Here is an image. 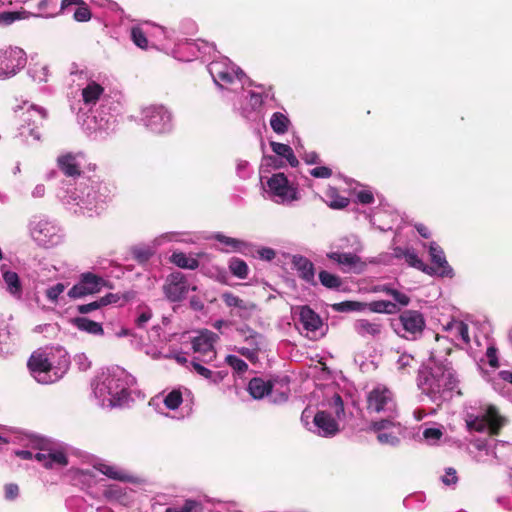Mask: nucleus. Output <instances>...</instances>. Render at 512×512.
<instances>
[{
  "label": "nucleus",
  "mask_w": 512,
  "mask_h": 512,
  "mask_svg": "<svg viewBox=\"0 0 512 512\" xmlns=\"http://www.w3.org/2000/svg\"><path fill=\"white\" fill-rule=\"evenodd\" d=\"M415 229L423 238H426V239L430 238L431 232L426 225H424L422 223H417V224H415Z\"/></svg>",
  "instance_id": "obj_64"
},
{
  "label": "nucleus",
  "mask_w": 512,
  "mask_h": 512,
  "mask_svg": "<svg viewBox=\"0 0 512 512\" xmlns=\"http://www.w3.org/2000/svg\"><path fill=\"white\" fill-rule=\"evenodd\" d=\"M190 289L187 277L179 271L170 273L162 286V291L170 302H181Z\"/></svg>",
  "instance_id": "obj_4"
},
{
  "label": "nucleus",
  "mask_w": 512,
  "mask_h": 512,
  "mask_svg": "<svg viewBox=\"0 0 512 512\" xmlns=\"http://www.w3.org/2000/svg\"><path fill=\"white\" fill-rule=\"evenodd\" d=\"M270 146L275 154L286 158L292 167H297L299 165V161L289 145L278 142H271Z\"/></svg>",
  "instance_id": "obj_24"
},
{
  "label": "nucleus",
  "mask_w": 512,
  "mask_h": 512,
  "mask_svg": "<svg viewBox=\"0 0 512 512\" xmlns=\"http://www.w3.org/2000/svg\"><path fill=\"white\" fill-rule=\"evenodd\" d=\"M61 10L72 13L77 22H86L91 19V11L83 0H62Z\"/></svg>",
  "instance_id": "obj_14"
},
{
  "label": "nucleus",
  "mask_w": 512,
  "mask_h": 512,
  "mask_svg": "<svg viewBox=\"0 0 512 512\" xmlns=\"http://www.w3.org/2000/svg\"><path fill=\"white\" fill-rule=\"evenodd\" d=\"M326 197L328 198L327 205L332 209H344L350 203L349 198L339 195L335 188H329L326 191Z\"/></svg>",
  "instance_id": "obj_26"
},
{
  "label": "nucleus",
  "mask_w": 512,
  "mask_h": 512,
  "mask_svg": "<svg viewBox=\"0 0 512 512\" xmlns=\"http://www.w3.org/2000/svg\"><path fill=\"white\" fill-rule=\"evenodd\" d=\"M0 269L8 292L17 298H20L22 295V284L18 274L14 271L8 270L6 265H2Z\"/></svg>",
  "instance_id": "obj_19"
},
{
  "label": "nucleus",
  "mask_w": 512,
  "mask_h": 512,
  "mask_svg": "<svg viewBox=\"0 0 512 512\" xmlns=\"http://www.w3.org/2000/svg\"><path fill=\"white\" fill-rule=\"evenodd\" d=\"M336 312L363 311L366 309V303L359 301H343L331 305Z\"/></svg>",
  "instance_id": "obj_36"
},
{
  "label": "nucleus",
  "mask_w": 512,
  "mask_h": 512,
  "mask_svg": "<svg viewBox=\"0 0 512 512\" xmlns=\"http://www.w3.org/2000/svg\"><path fill=\"white\" fill-rule=\"evenodd\" d=\"M443 436L442 431L439 428H426L423 431V437L428 441L436 442Z\"/></svg>",
  "instance_id": "obj_53"
},
{
  "label": "nucleus",
  "mask_w": 512,
  "mask_h": 512,
  "mask_svg": "<svg viewBox=\"0 0 512 512\" xmlns=\"http://www.w3.org/2000/svg\"><path fill=\"white\" fill-rule=\"evenodd\" d=\"M218 340V335L208 329L200 331L199 335L192 339V348L194 352L207 356L209 360L216 357L214 343Z\"/></svg>",
  "instance_id": "obj_11"
},
{
  "label": "nucleus",
  "mask_w": 512,
  "mask_h": 512,
  "mask_svg": "<svg viewBox=\"0 0 512 512\" xmlns=\"http://www.w3.org/2000/svg\"><path fill=\"white\" fill-rule=\"evenodd\" d=\"M456 335L460 337L465 344L470 343L469 327L463 321H459L455 324Z\"/></svg>",
  "instance_id": "obj_45"
},
{
  "label": "nucleus",
  "mask_w": 512,
  "mask_h": 512,
  "mask_svg": "<svg viewBox=\"0 0 512 512\" xmlns=\"http://www.w3.org/2000/svg\"><path fill=\"white\" fill-rule=\"evenodd\" d=\"M221 298L228 307H236L243 310L255 308L254 304L248 305L244 300L231 292L223 293Z\"/></svg>",
  "instance_id": "obj_35"
},
{
  "label": "nucleus",
  "mask_w": 512,
  "mask_h": 512,
  "mask_svg": "<svg viewBox=\"0 0 512 512\" xmlns=\"http://www.w3.org/2000/svg\"><path fill=\"white\" fill-rule=\"evenodd\" d=\"M183 402L182 393L180 390H172L167 396L164 398V405L170 409L175 410L180 407Z\"/></svg>",
  "instance_id": "obj_38"
},
{
  "label": "nucleus",
  "mask_w": 512,
  "mask_h": 512,
  "mask_svg": "<svg viewBox=\"0 0 512 512\" xmlns=\"http://www.w3.org/2000/svg\"><path fill=\"white\" fill-rule=\"evenodd\" d=\"M96 469L110 479L126 482L130 480V476L123 471L118 470L115 466L100 463Z\"/></svg>",
  "instance_id": "obj_29"
},
{
  "label": "nucleus",
  "mask_w": 512,
  "mask_h": 512,
  "mask_svg": "<svg viewBox=\"0 0 512 512\" xmlns=\"http://www.w3.org/2000/svg\"><path fill=\"white\" fill-rule=\"evenodd\" d=\"M136 310L138 316L135 319V324L138 328H145L146 324L150 321V319L153 316L152 309L145 304H141L137 306Z\"/></svg>",
  "instance_id": "obj_37"
},
{
  "label": "nucleus",
  "mask_w": 512,
  "mask_h": 512,
  "mask_svg": "<svg viewBox=\"0 0 512 512\" xmlns=\"http://www.w3.org/2000/svg\"><path fill=\"white\" fill-rule=\"evenodd\" d=\"M357 199L361 204H371L374 201V196L370 191L362 190L358 192Z\"/></svg>",
  "instance_id": "obj_62"
},
{
  "label": "nucleus",
  "mask_w": 512,
  "mask_h": 512,
  "mask_svg": "<svg viewBox=\"0 0 512 512\" xmlns=\"http://www.w3.org/2000/svg\"><path fill=\"white\" fill-rule=\"evenodd\" d=\"M394 406L393 393L384 386L373 388L367 396V409L380 413Z\"/></svg>",
  "instance_id": "obj_9"
},
{
  "label": "nucleus",
  "mask_w": 512,
  "mask_h": 512,
  "mask_svg": "<svg viewBox=\"0 0 512 512\" xmlns=\"http://www.w3.org/2000/svg\"><path fill=\"white\" fill-rule=\"evenodd\" d=\"M327 257L338 263L341 266V270L345 273H361L366 267L361 258L354 253L330 252L327 254Z\"/></svg>",
  "instance_id": "obj_12"
},
{
  "label": "nucleus",
  "mask_w": 512,
  "mask_h": 512,
  "mask_svg": "<svg viewBox=\"0 0 512 512\" xmlns=\"http://www.w3.org/2000/svg\"><path fill=\"white\" fill-rule=\"evenodd\" d=\"M270 192L279 198L277 202H292L298 199L296 188L289 185L284 173L273 174L267 181Z\"/></svg>",
  "instance_id": "obj_6"
},
{
  "label": "nucleus",
  "mask_w": 512,
  "mask_h": 512,
  "mask_svg": "<svg viewBox=\"0 0 512 512\" xmlns=\"http://www.w3.org/2000/svg\"><path fill=\"white\" fill-rule=\"evenodd\" d=\"M299 316L300 322L305 330L314 332L322 325L319 315L316 314L309 306H302Z\"/></svg>",
  "instance_id": "obj_21"
},
{
  "label": "nucleus",
  "mask_w": 512,
  "mask_h": 512,
  "mask_svg": "<svg viewBox=\"0 0 512 512\" xmlns=\"http://www.w3.org/2000/svg\"><path fill=\"white\" fill-rule=\"evenodd\" d=\"M103 308L102 307V304H101V301L100 299H97L93 302H90L88 304H82V305H78L77 306V311L80 313V314H88L92 311H95V310H98V309H101Z\"/></svg>",
  "instance_id": "obj_50"
},
{
  "label": "nucleus",
  "mask_w": 512,
  "mask_h": 512,
  "mask_svg": "<svg viewBox=\"0 0 512 512\" xmlns=\"http://www.w3.org/2000/svg\"><path fill=\"white\" fill-rule=\"evenodd\" d=\"M131 38H132L133 42L135 43V45H137L138 47H140L142 49L146 48L148 45L147 37H146L145 33L143 32V30L139 27L132 28Z\"/></svg>",
  "instance_id": "obj_41"
},
{
  "label": "nucleus",
  "mask_w": 512,
  "mask_h": 512,
  "mask_svg": "<svg viewBox=\"0 0 512 512\" xmlns=\"http://www.w3.org/2000/svg\"><path fill=\"white\" fill-rule=\"evenodd\" d=\"M290 120L281 112H275L270 119V126L277 134H284L288 131Z\"/></svg>",
  "instance_id": "obj_32"
},
{
  "label": "nucleus",
  "mask_w": 512,
  "mask_h": 512,
  "mask_svg": "<svg viewBox=\"0 0 512 512\" xmlns=\"http://www.w3.org/2000/svg\"><path fill=\"white\" fill-rule=\"evenodd\" d=\"M377 440L381 444H389L392 446H396L400 442L399 438L391 433H378Z\"/></svg>",
  "instance_id": "obj_52"
},
{
  "label": "nucleus",
  "mask_w": 512,
  "mask_h": 512,
  "mask_svg": "<svg viewBox=\"0 0 512 512\" xmlns=\"http://www.w3.org/2000/svg\"><path fill=\"white\" fill-rule=\"evenodd\" d=\"M486 356L488 358V364L493 367L497 368L499 367V361L497 358V349L493 346H490L487 348Z\"/></svg>",
  "instance_id": "obj_56"
},
{
  "label": "nucleus",
  "mask_w": 512,
  "mask_h": 512,
  "mask_svg": "<svg viewBox=\"0 0 512 512\" xmlns=\"http://www.w3.org/2000/svg\"><path fill=\"white\" fill-rule=\"evenodd\" d=\"M106 286H108V282L104 278L92 272H85L80 275L79 282L68 291V296L73 299L82 298L96 294Z\"/></svg>",
  "instance_id": "obj_3"
},
{
  "label": "nucleus",
  "mask_w": 512,
  "mask_h": 512,
  "mask_svg": "<svg viewBox=\"0 0 512 512\" xmlns=\"http://www.w3.org/2000/svg\"><path fill=\"white\" fill-rule=\"evenodd\" d=\"M68 464V458L63 451L48 449V459L44 462V467L51 469L54 466L64 467Z\"/></svg>",
  "instance_id": "obj_34"
},
{
  "label": "nucleus",
  "mask_w": 512,
  "mask_h": 512,
  "mask_svg": "<svg viewBox=\"0 0 512 512\" xmlns=\"http://www.w3.org/2000/svg\"><path fill=\"white\" fill-rule=\"evenodd\" d=\"M213 79L217 85L222 87L221 82L225 84H231L234 81V76L228 71H219L213 75Z\"/></svg>",
  "instance_id": "obj_48"
},
{
  "label": "nucleus",
  "mask_w": 512,
  "mask_h": 512,
  "mask_svg": "<svg viewBox=\"0 0 512 512\" xmlns=\"http://www.w3.org/2000/svg\"><path fill=\"white\" fill-rule=\"evenodd\" d=\"M446 475L442 478V481L446 485L455 484L458 481L457 473L454 468H447L446 469Z\"/></svg>",
  "instance_id": "obj_57"
},
{
  "label": "nucleus",
  "mask_w": 512,
  "mask_h": 512,
  "mask_svg": "<svg viewBox=\"0 0 512 512\" xmlns=\"http://www.w3.org/2000/svg\"><path fill=\"white\" fill-rule=\"evenodd\" d=\"M333 405L335 407V414L338 418L344 415V403L339 394H335L333 397Z\"/></svg>",
  "instance_id": "obj_60"
},
{
  "label": "nucleus",
  "mask_w": 512,
  "mask_h": 512,
  "mask_svg": "<svg viewBox=\"0 0 512 512\" xmlns=\"http://www.w3.org/2000/svg\"><path fill=\"white\" fill-rule=\"evenodd\" d=\"M228 268L232 275L239 279H246L249 273L247 263L244 260L237 257H232L229 260Z\"/></svg>",
  "instance_id": "obj_31"
},
{
  "label": "nucleus",
  "mask_w": 512,
  "mask_h": 512,
  "mask_svg": "<svg viewBox=\"0 0 512 512\" xmlns=\"http://www.w3.org/2000/svg\"><path fill=\"white\" fill-rule=\"evenodd\" d=\"M57 166L66 177L77 178L82 174L81 166L77 162L76 156L72 153H66L57 158Z\"/></svg>",
  "instance_id": "obj_18"
},
{
  "label": "nucleus",
  "mask_w": 512,
  "mask_h": 512,
  "mask_svg": "<svg viewBox=\"0 0 512 512\" xmlns=\"http://www.w3.org/2000/svg\"><path fill=\"white\" fill-rule=\"evenodd\" d=\"M395 426V423L390 419H381L379 421H373L370 424V430L374 432H381L382 430L390 429Z\"/></svg>",
  "instance_id": "obj_47"
},
{
  "label": "nucleus",
  "mask_w": 512,
  "mask_h": 512,
  "mask_svg": "<svg viewBox=\"0 0 512 512\" xmlns=\"http://www.w3.org/2000/svg\"><path fill=\"white\" fill-rule=\"evenodd\" d=\"M272 388L271 381H265L260 377H254L248 383V391L254 399H262L271 393Z\"/></svg>",
  "instance_id": "obj_20"
},
{
  "label": "nucleus",
  "mask_w": 512,
  "mask_h": 512,
  "mask_svg": "<svg viewBox=\"0 0 512 512\" xmlns=\"http://www.w3.org/2000/svg\"><path fill=\"white\" fill-rule=\"evenodd\" d=\"M398 322L401 329L394 328V331L399 337L409 341L419 339L426 326L424 316L417 310L403 311L398 317Z\"/></svg>",
  "instance_id": "obj_2"
},
{
  "label": "nucleus",
  "mask_w": 512,
  "mask_h": 512,
  "mask_svg": "<svg viewBox=\"0 0 512 512\" xmlns=\"http://www.w3.org/2000/svg\"><path fill=\"white\" fill-rule=\"evenodd\" d=\"M251 345H253V349H249V348H245V347H242L238 350V352L246 357L249 361L251 362H255L258 358V351H259V346H258V343L254 340V341H250Z\"/></svg>",
  "instance_id": "obj_42"
},
{
  "label": "nucleus",
  "mask_w": 512,
  "mask_h": 512,
  "mask_svg": "<svg viewBox=\"0 0 512 512\" xmlns=\"http://www.w3.org/2000/svg\"><path fill=\"white\" fill-rule=\"evenodd\" d=\"M375 291L384 292L387 295H390L393 300L402 307L408 306L410 303V297L408 295L390 287L389 285L377 286Z\"/></svg>",
  "instance_id": "obj_33"
},
{
  "label": "nucleus",
  "mask_w": 512,
  "mask_h": 512,
  "mask_svg": "<svg viewBox=\"0 0 512 512\" xmlns=\"http://www.w3.org/2000/svg\"><path fill=\"white\" fill-rule=\"evenodd\" d=\"M27 367L34 378L41 384L52 383L57 379V377L52 379L49 375L53 369V364L47 353L42 350H36L30 355Z\"/></svg>",
  "instance_id": "obj_5"
},
{
  "label": "nucleus",
  "mask_w": 512,
  "mask_h": 512,
  "mask_svg": "<svg viewBox=\"0 0 512 512\" xmlns=\"http://www.w3.org/2000/svg\"><path fill=\"white\" fill-rule=\"evenodd\" d=\"M171 261L183 269L194 270L199 267V261L196 258L189 257L183 252L173 253Z\"/></svg>",
  "instance_id": "obj_30"
},
{
  "label": "nucleus",
  "mask_w": 512,
  "mask_h": 512,
  "mask_svg": "<svg viewBox=\"0 0 512 512\" xmlns=\"http://www.w3.org/2000/svg\"><path fill=\"white\" fill-rule=\"evenodd\" d=\"M23 50L10 49L0 54V77L15 75L17 70L24 65Z\"/></svg>",
  "instance_id": "obj_10"
},
{
  "label": "nucleus",
  "mask_w": 512,
  "mask_h": 512,
  "mask_svg": "<svg viewBox=\"0 0 512 512\" xmlns=\"http://www.w3.org/2000/svg\"><path fill=\"white\" fill-rule=\"evenodd\" d=\"M99 299L101 301L102 307H106L110 304H116L121 299V296L117 293H108Z\"/></svg>",
  "instance_id": "obj_58"
},
{
  "label": "nucleus",
  "mask_w": 512,
  "mask_h": 512,
  "mask_svg": "<svg viewBox=\"0 0 512 512\" xmlns=\"http://www.w3.org/2000/svg\"><path fill=\"white\" fill-rule=\"evenodd\" d=\"M505 421V418L500 415L496 406L488 405L482 415H469L466 424L469 430L479 433L488 430L491 436H497L504 427Z\"/></svg>",
  "instance_id": "obj_1"
},
{
  "label": "nucleus",
  "mask_w": 512,
  "mask_h": 512,
  "mask_svg": "<svg viewBox=\"0 0 512 512\" xmlns=\"http://www.w3.org/2000/svg\"><path fill=\"white\" fill-rule=\"evenodd\" d=\"M319 281L327 289L340 290L343 280L336 274H332L326 270L319 272Z\"/></svg>",
  "instance_id": "obj_28"
},
{
  "label": "nucleus",
  "mask_w": 512,
  "mask_h": 512,
  "mask_svg": "<svg viewBox=\"0 0 512 512\" xmlns=\"http://www.w3.org/2000/svg\"><path fill=\"white\" fill-rule=\"evenodd\" d=\"M226 363L238 373H244L248 370L247 363L235 355H228L226 357Z\"/></svg>",
  "instance_id": "obj_40"
},
{
  "label": "nucleus",
  "mask_w": 512,
  "mask_h": 512,
  "mask_svg": "<svg viewBox=\"0 0 512 512\" xmlns=\"http://www.w3.org/2000/svg\"><path fill=\"white\" fill-rule=\"evenodd\" d=\"M400 307L397 302L387 300H377L366 303V308L374 313L396 314L400 311Z\"/></svg>",
  "instance_id": "obj_22"
},
{
  "label": "nucleus",
  "mask_w": 512,
  "mask_h": 512,
  "mask_svg": "<svg viewBox=\"0 0 512 512\" xmlns=\"http://www.w3.org/2000/svg\"><path fill=\"white\" fill-rule=\"evenodd\" d=\"M414 363L415 359L412 355L403 353L397 361L398 370L405 372L408 370V368H411L414 365Z\"/></svg>",
  "instance_id": "obj_44"
},
{
  "label": "nucleus",
  "mask_w": 512,
  "mask_h": 512,
  "mask_svg": "<svg viewBox=\"0 0 512 512\" xmlns=\"http://www.w3.org/2000/svg\"><path fill=\"white\" fill-rule=\"evenodd\" d=\"M355 332L362 337H371L373 339L378 338L383 330L384 326L380 320L374 319H358L354 323Z\"/></svg>",
  "instance_id": "obj_16"
},
{
  "label": "nucleus",
  "mask_w": 512,
  "mask_h": 512,
  "mask_svg": "<svg viewBox=\"0 0 512 512\" xmlns=\"http://www.w3.org/2000/svg\"><path fill=\"white\" fill-rule=\"evenodd\" d=\"M65 290V285L63 283H57L56 285L48 288L46 290V296L49 300L55 302L57 301L59 295L63 293Z\"/></svg>",
  "instance_id": "obj_49"
},
{
  "label": "nucleus",
  "mask_w": 512,
  "mask_h": 512,
  "mask_svg": "<svg viewBox=\"0 0 512 512\" xmlns=\"http://www.w3.org/2000/svg\"><path fill=\"white\" fill-rule=\"evenodd\" d=\"M315 426L324 437L334 436L339 431L337 421L326 411H318L313 419Z\"/></svg>",
  "instance_id": "obj_17"
},
{
  "label": "nucleus",
  "mask_w": 512,
  "mask_h": 512,
  "mask_svg": "<svg viewBox=\"0 0 512 512\" xmlns=\"http://www.w3.org/2000/svg\"><path fill=\"white\" fill-rule=\"evenodd\" d=\"M214 238L224 244V245H227L231 248V251H239L241 250L244 246H245V243L239 239H236V238H232V237H228V236H225L223 234H216L214 236Z\"/></svg>",
  "instance_id": "obj_39"
},
{
  "label": "nucleus",
  "mask_w": 512,
  "mask_h": 512,
  "mask_svg": "<svg viewBox=\"0 0 512 512\" xmlns=\"http://www.w3.org/2000/svg\"><path fill=\"white\" fill-rule=\"evenodd\" d=\"M15 113L22 122V126L29 128L30 135L35 139H40V135L36 129L46 118V111L41 107L31 104L26 111H23V107L18 106L17 109H15Z\"/></svg>",
  "instance_id": "obj_7"
},
{
  "label": "nucleus",
  "mask_w": 512,
  "mask_h": 512,
  "mask_svg": "<svg viewBox=\"0 0 512 512\" xmlns=\"http://www.w3.org/2000/svg\"><path fill=\"white\" fill-rule=\"evenodd\" d=\"M192 366L194 368V370L201 376L207 378V379H210L212 377V371L209 370L208 368L204 367L203 365H201L200 363L198 362H195L193 361L192 362Z\"/></svg>",
  "instance_id": "obj_63"
},
{
  "label": "nucleus",
  "mask_w": 512,
  "mask_h": 512,
  "mask_svg": "<svg viewBox=\"0 0 512 512\" xmlns=\"http://www.w3.org/2000/svg\"><path fill=\"white\" fill-rule=\"evenodd\" d=\"M103 92H104V88L100 84H98L96 82H92V83L88 84L82 90V98H83L84 103H86V104L96 103L99 100V98Z\"/></svg>",
  "instance_id": "obj_25"
},
{
  "label": "nucleus",
  "mask_w": 512,
  "mask_h": 512,
  "mask_svg": "<svg viewBox=\"0 0 512 512\" xmlns=\"http://www.w3.org/2000/svg\"><path fill=\"white\" fill-rule=\"evenodd\" d=\"M429 255L433 263L432 267L435 268L434 275L437 274L441 277L453 275V269L449 266L443 249L436 242L429 244Z\"/></svg>",
  "instance_id": "obj_13"
},
{
  "label": "nucleus",
  "mask_w": 512,
  "mask_h": 512,
  "mask_svg": "<svg viewBox=\"0 0 512 512\" xmlns=\"http://www.w3.org/2000/svg\"><path fill=\"white\" fill-rule=\"evenodd\" d=\"M132 255L139 263H144L150 259L152 252L149 248L135 247L132 249Z\"/></svg>",
  "instance_id": "obj_43"
},
{
  "label": "nucleus",
  "mask_w": 512,
  "mask_h": 512,
  "mask_svg": "<svg viewBox=\"0 0 512 512\" xmlns=\"http://www.w3.org/2000/svg\"><path fill=\"white\" fill-rule=\"evenodd\" d=\"M310 175L315 178H330L332 176V170L326 166L315 167L310 170Z\"/></svg>",
  "instance_id": "obj_51"
},
{
  "label": "nucleus",
  "mask_w": 512,
  "mask_h": 512,
  "mask_svg": "<svg viewBox=\"0 0 512 512\" xmlns=\"http://www.w3.org/2000/svg\"><path fill=\"white\" fill-rule=\"evenodd\" d=\"M72 323L79 330L87 332L92 335H103L104 330L100 323L90 320L86 317H76L73 319Z\"/></svg>",
  "instance_id": "obj_23"
},
{
  "label": "nucleus",
  "mask_w": 512,
  "mask_h": 512,
  "mask_svg": "<svg viewBox=\"0 0 512 512\" xmlns=\"http://www.w3.org/2000/svg\"><path fill=\"white\" fill-rule=\"evenodd\" d=\"M21 18V14L19 12H3L0 13V23L4 25H9L16 20Z\"/></svg>",
  "instance_id": "obj_54"
},
{
  "label": "nucleus",
  "mask_w": 512,
  "mask_h": 512,
  "mask_svg": "<svg viewBox=\"0 0 512 512\" xmlns=\"http://www.w3.org/2000/svg\"><path fill=\"white\" fill-rule=\"evenodd\" d=\"M203 505L201 502L187 499L181 507V512H203Z\"/></svg>",
  "instance_id": "obj_46"
},
{
  "label": "nucleus",
  "mask_w": 512,
  "mask_h": 512,
  "mask_svg": "<svg viewBox=\"0 0 512 512\" xmlns=\"http://www.w3.org/2000/svg\"><path fill=\"white\" fill-rule=\"evenodd\" d=\"M442 378L443 380H447L444 383V386L447 390L455 389L458 381L451 372L443 373Z\"/></svg>",
  "instance_id": "obj_61"
},
{
  "label": "nucleus",
  "mask_w": 512,
  "mask_h": 512,
  "mask_svg": "<svg viewBox=\"0 0 512 512\" xmlns=\"http://www.w3.org/2000/svg\"><path fill=\"white\" fill-rule=\"evenodd\" d=\"M405 261L406 263L413 267V268H416L420 271H422L423 273L425 274H428V275H434V272H435V268L434 267H430L429 265L425 264L419 257L418 255L414 252L413 249H410L408 251V253L406 254V257H405Z\"/></svg>",
  "instance_id": "obj_27"
},
{
  "label": "nucleus",
  "mask_w": 512,
  "mask_h": 512,
  "mask_svg": "<svg viewBox=\"0 0 512 512\" xmlns=\"http://www.w3.org/2000/svg\"><path fill=\"white\" fill-rule=\"evenodd\" d=\"M19 494V487L14 483L5 485V497L8 500L15 499Z\"/></svg>",
  "instance_id": "obj_59"
},
{
  "label": "nucleus",
  "mask_w": 512,
  "mask_h": 512,
  "mask_svg": "<svg viewBox=\"0 0 512 512\" xmlns=\"http://www.w3.org/2000/svg\"><path fill=\"white\" fill-rule=\"evenodd\" d=\"M291 263L298 272L299 278L313 286L317 284L315 280L314 264L307 257L302 255H294L292 257Z\"/></svg>",
  "instance_id": "obj_15"
},
{
  "label": "nucleus",
  "mask_w": 512,
  "mask_h": 512,
  "mask_svg": "<svg viewBox=\"0 0 512 512\" xmlns=\"http://www.w3.org/2000/svg\"><path fill=\"white\" fill-rule=\"evenodd\" d=\"M146 126L155 133H163L169 130L171 114L163 106H153L145 110Z\"/></svg>",
  "instance_id": "obj_8"
},
{
  "label": "nucleus",
  "mask_w": 512,
  "mask_h": 512,
  "mask_svg": "<svg viewBox=\"0 0 512 512\" xmlns=\"http://www.w3.org/2000/svg\"><path fill=\"white\" fill-rule=\"evenodd\" d=\"M238 331L244 336L246 341H254L256 338L261 337V335L255 330L251 329L249 326H244L239 328Z\"/></svg>",
  "instance_id": "obj_55"
}]
</instances>
